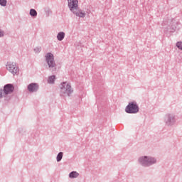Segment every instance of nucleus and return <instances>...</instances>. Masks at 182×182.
Segmentation results:
<instances>
[{
    "label": "nucleus",
    "instance_id": "39448f33",
    "mask_svg": "<svg viewBox=\"0 0 182 182\" xmlns=\"http://www.w3.org/2000/svg\"><path fill=\"white\" fill-rule=\"evenodd\" d=\"M14 85L11 84H7L4 86V92H3V96L5 97L6 95H9V93H12L14 92Z\"/></svg>",
    "mask_w": 182,
    "mask_h": 182
},
{
    "label": "nucleus",
    "instance_id": "9d476101",
    "mask_svg": "<svg viewBox=\"0 0 182 182\" xmlns=\"http://www.w3.org/2000/svg\"><path fill=\"white\" fill-rule=\"evenodd\" d=\"M69 177H70V178H76V177H79V173H77L76 171H73V172L70 173Z\"/></svg>",
    "mask_w": 182,
    "mask_h": 182
},
{
    "label": "nucleus",
    "instance_id": "6e6552de",
    "mask_svg": "<svg viewBox=\"0 0 182 182\" xmlns=\"http://www.w3.org/2000/svg\"><path fill=\"white\" fill-rule=\"evenodd\" d=\"M39 86L36 83H31L28 85V89L29 92H36L38 90Z\"/></svg>",
    "mask_w": 182,
    "mask_h": 182
},
{
    "label": "nucleus",
    "instance_id": "f3484780",
    "mask_svg": "<svg viewBox=\"0 0 182 182\" xmlns=\"http://www.w3.org/2000/svg\"><path fill=\"white\" fill-rule=\"evenodd\" d=\"M1 97H4L2 90H0V99H1Z\"/></svg>",
    "mask_w": 182,
    "mask_h": 182
},
{
    "label": "nucleus",
    "instance_id": "4468645a",
    "mask_svg": "<svg viewBox=\"0 0 182 182\" xmlns=\"http://www.w3.org/2000/svg\"><path fill=\"white\" fill-rule=\"evenodd\" d=\"M63 157V153L60 152L57 156V161H60V160H62Z\"/></svg>",
    "mask_w": 182,
    "mask_h": 182
},
{
    "label": "nucleus",
    "instance_id": "0eeeda50",
    "mask_svg": "<svg viewBox=\"0 0 182 182\" xmlns=\"http://www.w3.org/2000/svg\"><path fill=\"white\" fill-rule=\"evenodd\" d=\"M68 7L70 11H75L77 9L79 1L77 0H68Z\"/></svg>",
    "mask_w": 182,
    "mask_h": 182
},
{
    "label": "nucleus",
    "instance_id": "1a4fd4ad",
    "mask_svg": "<svg viewBox=\"0 0 182 182\" xmlns=\"http://www.w3.org/2000/svg\"><path fill=\"white\" fill-rule=\"evenodd\" d=\"M76 16H79V18H85L86 16V13H85L82 10H78L77 12H75Z\"/></svg>",
    "mask_w": 182,
    "mask_h": 182
},
{
    "label": "nucleus",
    "instance_id": "423d86ee",
    "mask_svg": "<svg viewBox=\"0 0 182 182\" xmlns=\"http://www.w3.org/2000/svg\"><path fill=\"white\" fill-rule=\"evenodd\" d=\"M7 69L13 75H16V73H18V67H16L15 63H10L9 65H7Z\"/></svg>",
    "mask_w": 182,
    "mask_h": 182
},
{
    "label": "nucleus",
    "instance_id": "f8f14e48",
    "mask_svg": "<svg viewBox=\"0 0 182 182\" xmlns=\"http://www.w3.org/2000/svg\"><path fill=\"white\" fill-rule=\"evenodd\" d=\"M55 79V75H52V76L48 77V83H54Z\"/></svg>",
    "mask_w": 182,
    "mask_h": 182
},
{
    "label": "nucleus",
    "instance_id": "dca6fc26",
    "mask_svg": "<svg viewBox=\"0 0 182 182\" xmlns=\"http://www.w3.org/2000/svg\"><path fill=\"white\" fill-rule=\"evenodd\" d=\"M176 46H177V48H178V49L182 50V42H178L176 43Z\"/></svg>",
    "mask_w": 182,
    "mask_h": 182
},
{
    "label": "nucleus",
    "instance_id": "f03ea898",
    "mask_svg": "<svg viewBox=\"0 0 182 182\" xmlns=\"http://www.w3.org/2000/svg\"><path fill=\"white\" fill-rule=\"evenodd\" d=\"M60 92L63 95H70L72 92V89L70 85L68 82H63L60 86Z\"/></svg>",
    "mask_w": 182,
    "mask_h": 182
},
{
    "label": "nucleus",
    "instance_id": "ddd939ff",
    "mask_svg": "<svg viewBox=\"0 0 182 182\" xmlns=\"http://www.w3.org/2000/svg\"><path fill=\"white\" fill-rule=\"evenodd\" d=\"M30 15L31 16H36V15H38V12H36V11L35 9H31Z\"/></svg>",
    "mask_w": 182,
    "mask_h": 182
},
{
    "label": "nucleus",
    "instance_id": "f257e3e1",
    "mask_svg": "<svg viewBox=\"0 0 182 182\" xmlns=\"http://www.w3.org/2000/svg\"><path fill=\"white\" fill-rule=\"evenodd\" d=\"M127 113H137L139 112V107L135 102H129L125 109Z\"/></svg>",
    "mask_w": 182,
    "mask_h": 182
},
{
    "label": "nucleus",
    "instance_id": "20e7f679",
    "mask_svg": "<svg viewBox=\"0 0 182 182\" xmlns=\"http://www.w3.org/2000/svg\"><path fill=\"white\" fill-rule=\"evenodd\" d=\"M46 60L49 68H55V60L53 58V54L48 53L46 55Z\"/></svg>",
    "mask_w": 182,
    "mask_h": 182
},
{
    "label": "nucleus",
    "instance_id": "2eb2a0df",
    "mask_svg": "<svg viewBox=\"0 0 182 182\" xmlns=\"http://www.w3.org/2000/svg\"><path fill=\"white\" fill-rule=\"evenodd\" d=\"M0 5L1 6H6V0H0Z\"/></svg>",
    "mask_w": 182,
    "mask_h": 182
},
{
    "label": "nucleus",
    "instance_id": "9b49d317",
    "mask_svg": "<svg viewBox=\"0 0 182 182\" xmlns=\"http://www.w3.org/2000/svg\"><path fill=\"white\" fill-rule=\"evenodd\" d=\"M63 38H65V33L60 32L58 34L57 38L58 41H63Z\"/></svg>",
    "mask_w": 182,
    "mask_h": 182
},
{
    "label": "nucleus",
    "instance_id": "a211bd4d",
    "mask_svg": "<svg viewBox=\"0 0 182 182\" xmlns=\"http://www.w3.org/2000/svg\"><path fill=\"white\" fill-rule=\"evenodd\" d=\"M4 36V31L0 30V37Z\"/></svg>",
    "mask_w": 182,
    "mask_h": 182
},
{
    "label": "nucleus",
    "instance_id": "7ed1b4c3",
    "mask_svg": "<svg viewBox=\"0 0 182 182\" xmlns=\"http://www.w3.org/2000/svg\"><path fill=\"white\" fill-rule=\"evenodd\" d=\"M139 161L143 166H150V164H154L156 163V159L153 158L148 159L147 156L140 158Z\"/></svg>",
    "mask_w": 182,
    "mask_h": 182
}]
</instances>
